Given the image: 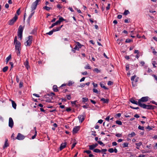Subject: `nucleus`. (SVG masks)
<instances>
[{
    "label": "nucleus",
    "instance_id": "nucleus-1",
    "mask_svg": "<svg viewBox=\"0 0 157 157\" xmlns=\"http://www.w3.org/2000/svg\"><path fill=\"white\" fill-rule=\"evenodd\" d=\"M140 106L144 109H153L156 108V107L154 105H146L144 104H140Z\"/></svg>",
    "mask_w": 157,
    "mask_h": 157
},
{
    "label": "nucleus",
    "instance_id": "nucleus-2",
    "mask_svg": "<svg viewBox=\"0 0 157 157\" xmlns=\"http://www.w3.org/2000/svg\"><path fill=\"white\" fill-rule=\"evenodd\" d=\"M14 43L15 44V48L16 50L21 49V43L19 41H17V36H15L14 37Z\"/></svg>",
    "mask_w": 157,
    "mask_h": 157
},
{
    "label": "nucleus",
    "instance_id": "nucleus-3",
    "mask_svg": "<svg viewBox=\"0 0 157 157\" xmlns=\"http://www.w3.org/2000/svg\"><path fill=\"white\" fill-rule=\"evenodd\" d=\"M23 30V28L22 27V25H20L18 28L17 31V36L21 39L22 37V32Z\"/></svg>",
    "mask_w": 157,
    "mask_h": 157
},
{
    "label": "nucleus",
    "instance_id": "nucleus-4",
    "mask_svg": "<svg viewBox=\"0 0 157 157\" xmlns=\"http://www.w3.org/2000/svg\"><path fill=\"white\" fill-rule=\"evenodd\" d=\"M41 0H36L35 2H33L31 6L32 12L36 9L38 3L40 2Z\"/></svg>",
    "mask_w": 157,
    "mask_h": 157
},
{
    "label": "nucleus",
    "instance_id": "nucleus-5",
    "mask_svg": "<svg viewBox=\"0 0 157 157\" xmlns=\"http://www.w3.org/2000/svg\"><path fill=\"white\" fill-rule=\"evenodd\" d=\"M149 97L147 96L142 97L141 99H139L138 101V105L140 106V104H143L141 102H145L148 100Z\"/></svg>",
    "mask_w": 157,
    "mask_h": 157
},
{
    "label": "nucleus",
    "instance_id": "nucleus-6",
    "mask_svg": "<svg viewBox=\"0 0 157 157\" xmlns=\"http://www.w3.org/2000/svg\"><path fill=\"white\" fill-rule=\"evenodd\" d=\"M33 36H29L28 37V40L25 43V44L26 46H30L32 43Z\"/></svg>",
    "mask_w": 157,
    "mask_h": 157
},
{
    "label": "nucleus",
    "instance_id": "nucleus-7",
    "mask_svg": "<svg viewBox=\"0 0 157 157\" xmlns=\"http://www.w3.org/2000/svg\"><path fill=\"white\" fill-rule=\"evenodd\" d=\"M17 18V16L15 14L14 17L9 21V24L10 25H13L14 23L16 21Z\"/></svg>",
    "mask_w": 157,
    "mask_h": 157
},
{
    "label": "nucleus",
    "instance_id": "nucleus-8",
    "mask_svg": "<svg viewBox=\"0 0 157 157\" xmlns=\"http://www.w3.org/2000/svg\"><path fill=\"white\" fill-rule=\"evenodd\" d=\"M25 138V136L20 133H18L16 139L19 140H22Z\"/></svg>",
    "mask_w": 157,
    "mask_h": 157
},
{
    "label": "nucleus",
    "instance_id": "nucleus-9",
    "mask_svg": "<svg viewBox=\"0 0 157 157\" xmlns=\"http://www.w3.org/2000/svg\"><path fill=\"white\" fill-rule=\"evenodd\" d=\"M98 145V144L97 143H95L94 144H93L91 145H89V149L90 150H92L93 149H94V148L97 147Z\"/></svg>",
    "mask_w": 157,
    "mask_h": 157
},
{
    "label": "nucleus",
    "instance_id": "nucleus-10",
    "mask_svg": "<svg viewBox=\"0 0 157 157\" xmlns=\"http://www.w3.org/2000/svg\"><path fill=\"white\" fill-rule=\"evenodd\" d=\"M13 122L12 118L10 117L9 119V126L10 128L13 127Z\"/></svg>",
    "mask_w": 157,
    "mask_h": 157
},
{
    "label": "nucleus",
    "instance_id": "nucleus-11",
    "mask_svg": "<svg viewBox=\"0 0 157 157\" xmlns=\"http://www.w3.org/2000/svg\"><path fill=\"white\" fill-rule=\"evenodd\" d=\"M80 127L79 126H76L74 128L73 130V133H76L79 130Z\"/></svg>",
    "mask_w": 157,
    "mask_h": 157
},
{
    "label": "nucleus",
    "instance_id": "nucleus-12",
    "mask_svg": "<svg viewBox=\"0 0 157 157\" xmlns=\"http://www.w3.org/2000/svg\"><path fill=\"white\" fill-rule=\"evenodd\" d=\"M85 116L83 115H79L78 117V118L79 121L82 123L84 120Z\"/></svg>",
    "mask_w": 157,
    "mask_h": 157
},
{
    "label": "nucleus",
    "instance_id": "nucleus-13",
    "mask_svg": "<svg viewBox=\"0 0 157 157\" xmlns=\"http://www.w3.org/2000/svg\"><path fill=\"white\" fill-rule=\"evenodd\" d=\"M24 65L25 66L26 68L28 70L29 68L30 67L29 65V63L28 59H26L25 61L24 62Z\"/></svg>",
    "mask_w": 157,
    "mask_h": 157
},
{
    "label": "nucleus",
    "instance_id": "nucleus-14",
    "mask_svg": "<svg viewBox=\"0 0 157 157\" xmlns=\"http://www.w3.org/2000/svg\"><path fill=\"white\" fill-rule=\"evenodd\" d=\"M8 140L7 138L5 139V144L3 146V148L7 147L9 146V144L8 143Z\"/></svg>",
    "mask_w": 157,
    "mask_h": 157
},
{
    "label": "nucleus",
    "instance_id": "nucleus-15",
    "mask_svg": "<svg viewBox=\"0 0 157 157\" xmlns=\"http://www.w3.org/2000/svg\"><path fill=\"white\" fill-rule=\"evenodd\" d=\"M130 101L132 104H135L136 105H138V102L135 100L133 98H132L130 99Z\"/></svg>",
    "mask_w": 157,
    "mask_h": 157
},
{
    "label": "nucleus",
    "instance_id": "nucleus-16",
    "mask_svg": "<svg viewBox=\"0 0 157 157\" xmlns=\"http://www.w3.org/2000/svg\"><path fill=\"white\" fill-rule=\"evenodd\" d=\"M101 101H102L104 103H108L109 101V100L107 99H105L104 98H102L101 99Z\"/></svg>",
    "mask_w": 157,
    "mask_h": 157
},
{
    "label": "nucleus",
    "instance_id": "nucleus-17",
    "mask_svg": "<svg viewBox=\"0 0 157 157\" xmlns=\"http://www.w3.org/2000/svg\"><path fill=\"white\" fill-rule=\"evenodd\" d=\"M66 146V143H62L60 147V150H61L63 148H64Z\"/></svg>",
    "mask_w": 157,
    "mask_h": 157
},
{
    "label": "nucleus",
    "instance_id": "nucleus-18",
    "mask_svg": "<svg viewBox=\"0 0 157 157\" xmlns=\"http://www.w3.org/2000/svg\"><path fill=\"white\" fill-rule=\"evenodd\" d=\"M75 50H77L78 51L79 50V48H78L77 46H75L74 48L72 49L71 50V51L73 52L74 53H75L76 52Z\"/></svg>",
    "mask_w": 157,
    "mask_h": 157
},
{
    "label": "nucleus",
    "instance_id": "nucleus-19",
    "mask_svg": "<svg viewBox=\"0 0 157 157\" xmlns=\"http://www.w3.org/2000/svg\"><path fill=\"white\" fill-rule=\"evenodd\" d=\"M58 24H59V23L57 21L56 22H55L54 23H53L52 25L51 26L49 27V28L50 29H51L52 28L55 26L57 25Z\"/></svg>",
    "mask_w": 157,
    "mask_h": 157
},
{
    "label": "nucleus",
    "instance_id": "nucleus-20",
    "mask_svg": "<svg viewBox=\"0 0 157 157\" xmlns=\"http://www.w3.org/2000/svg\"><path fill=\"white\" fill-rule=\"evenodd\" d=\"M65 20L64 19V18L62 17H60L59 18V20L57 21L59 23V24H60L62 21Z\"/></svg>",
    "mask_w": 157,
    "mask_h": 157
},
{
    "label": "nucleus",
    "instance_id": "nucleus-21",
    "mask_svg": "<svg viewBox=\"0 0 157 157\" xmlns=\"http://www.w3.org/2000/svg\"><path fill=\"white\" fill-rule=\"evenodd\" d=\"M12 105L13 108L16 109V108L17 105L15 102L13 100H12Z\"/></svg>",
    "mask_w": 157,
    "mask_h": 157
},
{
    "label": "nucleus",
    "instance_id": "nucleus-22",
    "mask_svg": "<svg viewBox=\"0 0 157 157\" xmlns=\"http://www.w3.org/2000/svg\"><path fill=\"white\" fill-rule=\"evenodd\" d=\"M34 13V12H33L29 16L27 20V21L28 23H29L30 19L33 15Z\"/></svg>",
    "mask_w": 157,
    "mask_h": 157
},
{
    "label": "nucleus",
    "instance_id": "nucleus-23",
    "mask_svg": "<svg viewBox=\"0 0 157 157\" xmlns=\"http://www.w3.org/2000/svg\"><path fill=\"white\" fill-rule=\"evenodd\" d=\"M53 90L55 92H57L58 91V90L56 85H54L53 86Z\"/></svg>",
    "mask_w": 157,
    "mask_h": 157
},
{
    "label": "nucleus",
    "instance_id": "nucleus-24",
    "mask_svg": "<svg viewBox=\"0 0 157 157\" xmlns=\"http://www.w3.org/2000/svg\"><path fill=\"white\" fill-rule=\"evenodd\" d=\"M136 135V134L134 132H132L131 133L129 134L128 135V136L129 137H132Z\"/></svg>",
    "mask_w": 157,
    "mask_h": 157
},
{
    "label": "nucleus",
    "instance_id": "nucleus-25",
    "mask_svg": "<svg viewBox=\"0 0 157 157\" xmlns=\"http://www.w3.org/2000/svg\"><path fill=\"white\" fill-rule=\"evenodd\" d=\"M34 130H35V134L34 135H33V136H32V139H33L34 138H35L36 137V135H37V131H36V127H35L34 128Z\"/></svg>",
    "mask_w": 157,
    "mask_h": 157
},
{
    "label": "nucleus",
    "instance_id": "nucleus-26",
    "mask_svg": "<svg viewBox=\"0 0 157 157\" xmlns=\"http://www.w3.org/2000/svg\"><path fill=\"white\" fill-rule=\"evenodd\" d=\"M75 43L76 44H77V45L76 46H77L79 48V49L80 48H81L82 46H83V45H82L79 42H75Z\"/></svg>",
    "mask_w": 157,
    "mask_h": 157
},
{
    "label": "nucleus",
    "instance_id": "nucleus-27",
    "mask_svg": "<svg viewBox=\"0 0 157 157\" xmlns=\"http://www.w3.org/2000/svg\"><path fill=\"white\" fill-rule=\"evenodd\" d=\"M88 100V99L87 98H82V102L85 103L87 102Z\"/></svg>",
    "mask_w": 157,
    "mask_h": 157
},
{
    "label": "nucleus",
    "instance_id": "nucleus-28",
    "mask_svg": "<svg viewBox=\"0 0 157 157\" xmlns=\"http://www.w3.org/2000/svg\"><path fill=\"white\" fill-rule=\"evenodd\" d=\"M100 86L101 88H103L105 90H108V89L103 84L101 83L100 84Z\"/></svg>",
    "mask_w": 157,
    "mask_h": 157
},
{
    "label": "nucleus",
    "instance_id": "nucleus-29",
    "mask_svg": "<svg viewBox=\"0 0 157 157\" xmlns=\"http://www.w3.org/2000/svg\"><path fill=\"white\" fill-rule=\"evenodd\" d=\"M93 150V151L96 153H99L101 152V151L100 150L97 148L94 149Z\"/></svg>",
    "mask_w": 157,
    "mask_h": 157
},
{
    "label": "nucleus",
    "instance_id": "nucleus-30",
    "mask_svg": "<svg viewBox=\"0 0 157 157\" xmlns=\"http://www.w3.org/2000/svg\"><path fill=\"white\" fill-rule=\"evenodd\" d=\"M43 8V9L48 11H49L51 9V8L48 7L46 6L44 7Z\"/></svg>",
    "mask_w": 157,
    "mask_h": 157
},
{
    "label": "nucleus",
    "instance_id": "nucleus-31",
    "mask_svg": "<svg viewBox=\"0 0 157 157\" xmlns=\"http://www.w3.org/2000/svg\"><path fill=\"white\" fill-rule=\"evenodd\" d=\"M11 55H10L9 56L6 58V60L7 63L11 59Z\"/></svg>",
    "mask_w": 157,
    "mask_h": 157
},
{
    "label": "nucleus",
    "instance_id": "nucleus-32",
    "mask_svg": "<svg viewBox=\"0 0 157 157\" xmlns=\"http://www.w3.org/2000/svg\"><path fill=\"white\" fill-rule=\"evenodd\" d=\"M130 12L128 10H125L123 13V14L125 15H126L129 14Z\"/></svg>",
    "mask_w": 157,
    "mask_h": 157
},
{
    "label": "nucleus",
    "instance_id": "nucleus-33",
    "mask_svg": "<svg viewBox=\"0 0 157 157\" xmlns=\"http://www.w3.org/2000/svg\"><path fill=\"white\" fill-rule=\"evenodd\" d=\"M8 66H6L2 69V71L4 72H5L8 70Z\"/></svg>",
    "mask_w": 157,
    "mask_h": 157
},
{
    "label": "nucleus",
    "instance_id": "nucleus-34",
    "mask_svg": "<svg viewBox=\"0 0 157 157\" xmlns=\"http://www.w3.org/2000/svg\"><path fill=\"white\" fill-rule=\"evenodd\" d=\"M128 143H124L123 144V147L124 148L127 147L128 146Z\"/></svg>",
    "mask_w": 157,
    "mask_h": 157
},
{
    "label": "nucleus",
    "instance_id": "nucleus-35",
    "mask_svg": "<svg viewBox=\"0 0 157 157\" xmlns=\"http://www.w3.org/2000/svg\"><path fill=\"white\" fill-rule=\"evenodd\" d=\"M133 40L131 39H130L129 38L126 39L125 41V42L126 43H129L131 42H132Z\"/></svg>",
    "mask_w": 157,
    "mask_h": 157
},
{
    "label": "nucleus",
    "instance_id": "nucleus-36",
    "mask_svg": "<svg viewBox=\"0 0 157 157\" xmlns=\"http://www.w3.org/2000/svg\"><path fill=\"white\" fill-rule=\"evenodd\" d=\"M84 68L86 69H90L91 68L90 66L88 64L86 65V66L84 67Z\"/></svg>",
    "mask_w": 157,
    "mask_h": 157
},
{
    "label": "nucleus",
    "instance_id": "nucleus-37",
    "mask_svg": "<svg viewBox=\"0 0 157 157\" xmlns=\"http://www.w3.org/2000/svg\"><path fill=\"white\" fill-rule=\"evenodd\" d=\"M60 30V28L58 27H56V28H54L53 29V31L54 32H55Z\"/></svg>",
    "mask_w": 157,
    "mask_h": 157
},
{
    "label": "nucleus",
    "instance_id": "nucleus-38",
    "mask_svg": "<svg viewBox=\"0 0 157 157\" xmlns=\"http://www.w3.org/2000/svg\"><path fill=\"white\" fill-rule=\"evenodd\" d=\"M93 71H94L96 72L97 73H100L101 72V71L100 70H99L97 68H95L94 70Z\"/></svg>",
    "mask_w": 157,
    "mask_h": 157
},
{
    "label": "nucleus",
    "instance_id": "nucleus-39",
    "mask_svg": "<svg viewBox=\"0 0 157 157\" xmlns=\"http://www.w3.org/2000/svg\"><path fill=\"white\" fill-rule=\"evenodd\" d=\"M74 83V82H73V81H69L67 84L68 86H71L72 84Z\"/></svg>",
    "mask_w": 157,
    "mask_h": 157
},
{
    "label": "nucleus",
    "instance_id": "nucleus-40",
    "mask_svg": "<svg viewBox=\"0 0 157 157\" xmlns=\"http://www.w3.org/2000/svg\"><path fill=\"white\" fill-rule=\"evenodd\" d=\"M116 123L118 125H121L122 124V123L121 121H116Z\"/></svg>",
    "mask_w": 157,
    "mask_h": 157
},
{
    "label": "nucleus",
    "instance_id": "nucleus-41",
    "mask_svg": "<svg viewBox=\"0 0 157 157\" xmlns=\"http://www.w3.org/2000/svg\"><path fill=\"white\" fill-rule=\"evenodd\" d=\"M21 50V49H19V50H16V53H17V55L18 56H20V50Z\"/></svg>",
    "mask_w": 157,
    "mask_h": 157
},
{
    "label": "nucleus",
    "instance_id": "nucleus-42",
    "mask_svg": "<svg viewBox=\"0 0 157 157\" xmlns=\"http://www.w3.org/2000/svg\"><path fill=\"white\" fill-rule=\"evenodd\" d=\"M93 92L94 93H96V94H99V92L98 91V90L95 88H94L93 90Z\"/></svg>",
    "mask_w": 157,
    "mask_h": 157
},
{
    "label": "nucleus",
    "instance_id": "nucleus-43",
    "mask_svg": "<svg viewBox=\"0 0 157 157\" xmlns=\"http://www.w3.org/2000/svg\"><path fill=\"white\" fill-rule=\"evenodd\" d=\"M98 143L101 145L102 146H104L105 144L102 143L101 141H98Z\"/></svg>",
    "mask_w": 157,
    "mask_h": 157
},
{
    "label": "nucleus",
    "instance_id": "nucleus-44",
    "mask_svg": "<svg viewBox=\"0 0 157 157\" xmlns=\"http://www.w3.org/2000/svg\"><path fill=\"white\" fill-rule=\"evenodd\" d=\"M138 128L139 129L142 130H144V126H141L140 125H139L138 126Z\"/></svg>",
    "mask_w": 157,
    "mask_h": 157
},
{
    "label": "nucleus",
    "instance_id": "nucleus-45",
    "mask_svg": "<svg viewBox=\"0 0 157 157\" xmlns=\"http://www.w3.org/2000/svg\"><path fill=\"white\" fill-rule=\"evenodd\" d=\"M37 29L36 28H34L32 31L31 32V34H34L35 33H36V31Z\"/></svg>",
    "mask_w": 157,
    "mask_h": 157
},
{
    "label": "nucleus",
    "instance_id": "nucleus-46",
    "mask_svg": "<svg viewBox=\"0 0 157 157\" xmlns=\"http://www.w3.org/2000/svg\"><path fill=\"white\" fill-rule=\"evenodd\" d=\"M108 151L109 152L112 153L114 152V149L113 148H110L108 150Z\"/></svg>",
    "mask_w": 157,
    "mask_h": 157
},
{
    "label": "nucleus",
    "instance_id": "nucleus-47",
    "mask_svg": "<svg viewBox=\"0 0 157 157\" xmlns=\"http://www.w3.org/2000/svg\"><path fill=\"white\" fill-rule=\"evenodd\" d=\"M91 152L90 150H86L84 151V153H86L88 154H90Z\"/></svg>",
    "mask_w": 157,
    "mask_h": 157
},
{
    "label": "nucleus",
    "instance_id": "nucleus-48",
    "mask_svg": "<svg viewBox=\"0 0 157 157\" xmlns=\"http://www.w3.org/2000/svg\"><path fill=\"white\" fill-rule=\"evenodd\" d=\"M136 77V75H134L132 76L131 78V80L133 82L134 81V79Z\"/></svg>",
    "mask_w": 157,
    "mask_h": 157
},
{
    "label": "nucleus",
    "instance_id": "nucleus-49",
    "mask_svg": "<svg viewBox=\"0 0 157 157\" xmlns=\"http://www.w3.org/2000/svg\"><path fill=\"white\" fill-rule=\"evenodd\" d=\"M53 32H54V31H53V29H52V30L50 31L49 32L47 33V34H48V35H51L53 34Z\"/></svg>",
    "mask_w": 157,
    "mask_h": 157
},
{
    "label": "nucleus",
    "instance_id": "nucleus-50",
    "mask_svg": "<svg viewBox=\"0 0 157 157\" xmlns=\"http://www.w3.org/2000/svg\"><path fill=\"white\" fill-rule=\"evenodd\" d=\"M92 84L93 85V86L94 88L97 87L98 86V85L97 83H95L94 82H93Z\"/></svg>",
    "mask_w": 157,
    "mask_h": 157
},
{
    "label": "nucleus",
    "instance_id": "nucleus-51",
    "mask_svg": "<svg viewBox=\"0 0 157 157\" xmlns=\"http://www.w3.org/2000/svg\"><path fill=\"white\" fill-rule=\"evenodd\" d=\"M19 86L20 88L22 87L23 86V83L21 82H20L19 83Z\"/></svg>",
    "mask_w": 157,
    "mask_h": 157
},
{
    "label": "nucleus",
    "instance_id": "nucleus-52",
    "mask_svg": "<svg viewBox=\"0 0 157 157\" xmlns=\"http://www.w3.org/2000/svg\"><path fill=\"white\" fill-rule=\"evenodd\" d=\"M113 84V82L111 81H109L108 82V85L111 86Z\"/></svg>",
    "mask_w": 157,
    "mask_h": 157
},
{
    "label": "nucleus",
    "instance_id": "nucleus-53",
    "mask_svg": "<svg viewBox=\"0 0 157 157\" xmlns=\"http://www.w3.org/2000/svg\"><path fill=\"white\" fill-rule=\"evenodd\" d=\"M66 97L67 99L70 100L71 98V95L70 94L67 95H66Z\"/></svg>",
    "mask_w": 157,
    "mask_h": 157
},
{
    "label": "nucleus",
    "instance_id": "nucleus-54",
    "mask_svg": "<svg viewBox=\"0 0 157 157\" xmlns=\"http://www.w3.org/2000/svg\"><path fill=\"white\" fill-rule=\"evenodd\" d=\"M110 4L109 3L108 4L107 6L106 7V10H107L109 9L110 8Z\"/></svg>",
    "mask_w": 157,
    "mask_h": 157
},
{
    "label": "nucleus",
    "instance_id": "nucleus-55",
    "mask_svg": "<svg viewBox=\"0 0 157 157\" xmlns=\"http://www.w3.org/2000/svg\"><path fill=\"white\" fill-rule=\"evenodd\" d=\"M152 64L153 65V67H156V66H155V64H156V62L155 61H152Z\"/></svg>",
    "mask_w": 157,
    "mask_h": 157
},
{
    "label": "nucleus",
    "instance_id": "nucleus-56",
    "mask_svg": "<svg viewBox=\"0 0 157 157\" xmlns=\"http://www.w3.org/2000/svg\"><path fill=\"white\" fill-rule=\"evenodd\" d=\"M107 150L106 149H102L101 151L102 153H104V154H105L106 153L105 152L107 151Z\"/></svg>",
    "mask_w": 157,
    "mask_h": 157
},
{
    "label": "nucleus",
    "instance_id": "nucleus-57",
    "mask_svg": "<svg viewBox=\"0 0 157 157\" xmlns=\"http://www.w3.org/2000/svg\"><path fill=\"white\" fill-rule=\"evenodd\" d=\"M20 8L18 9L16 12V13L18 15H19L20 14Z\"/></svg>",
    "mask_w": 157,
    "mask_h": 157
},
{
    "label": "nucleus",
    "instance_id": "nucleus-58",
    "mask_svg": "<svg viewBox=\"0 0 157 157\" xmlns=\"http://www.w3.org/2000/svg\"><path fill=\"white\" fill-rule=\"evenodd\" d=\"M116 136L117 137H120L122 136L121 134L120 133H117L116 134Z\"/></svg>",
    "mask_w": 157,
    "mask_h": 157
},
{
    "label": "nucleus",
    "instance_id": "nucleus-59",
    "mask_svg": "<svg viewBox=\"0 0 157 157\" xmlns=\"http://www.w3.org/2000/svg\"><path fill=\"white\" fill-rule=\"evenodd\" d=\"M136 144L137 146L140 147V146H141V145H142V143L141 142L136 143Z\"/></svg>",
    "mask_w": 157,
    "mask_h": 157
},
{
    "label": "nucleus",
    "instance_id": "nucleus-60",
    "mask_svg": "<svg viewBox=\"0 0 157 157\" xmlns=\"http://www.w3.org/2000/svg\"><path fill=\"white\" fill-rule=\"evenodd\" d=\"M93 133H92V135L94 136H97V134H95L96 132L95 131H91Z\"/></svg>",
    "mask_w": 157,
    "mask_h": 157
},
{
    "label": "nucleus",
    "instance_id": "nucleus-61",
    "mask_svg": "<svg viewBox=\"0 0 157 157\" xmlns=\"http://www.w3.org/2000/svg\"><path fill=\"white\" fill-rule=\"evenodd\" d=\"M11 65V68L12 69L13 67V62H10L9 63Z\"/></svg>",
    "mask_w": 157,
    "mask_h": 157
},
{
    "label": "nucleus",
    "instance_id": "nucleus-62",
    "mask_svg": "<svg viewBox=\"0 0 157 157\" xmlns=\"http://www.w3.org/2000/svg\"><path fill=\"white\" fill-rule=\"evenodd\" d=\"M130 107L132 109H139V107H132V106H130Z\"/></svg>",
    "mask_w": 157,
    "mask_h": 157
},
{
    "label": "nucleus",
    "instance_id": "nucleus-63",
    "mask_svg": "<svg viewBox=\"0 0 157 157\" xmlns=\"http://www.w3.org/2000/svg\"><path fill=\"white\" fill-rule=\"evenodd\" d=\"M71 110V109L69 108H67L66 109V111L67 112H69Z\"/></svg>",
    "mask_w": 157,
    "mask_h": 157
},
{
    "label": "nucleus",
    "instance_id": "nucleus-64",
    "mask_svg": "<svg viewBox=\"0 0 157 157\" xmlns=\"http://www.w3.org/2000/svg\"><path fill=\"white\" fill-rule=\"evenodd\" d=\"M112 144L113 146H116L117 145V143L116 142H113L112 143Z\"/></svg>",
    "mask_w": 157,
    "mask_h": 157
}]
</instances>
